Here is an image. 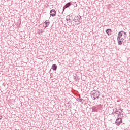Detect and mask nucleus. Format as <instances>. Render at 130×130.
<instances>
[{"instance_id":"f257e3e1","label":"nucleus","mask_w":130,"mask_h":130,"mask_svg":"<svg viewBox=\"0 0 130 130\" xmlns=\"http://www.w3.org/2000/svg\"><path fill=\"white\" fill-rule=\"evenodd\" d=\"M100 92L98 90H93L90 93L91 97L93 99V100L98 99L100 96Z\"/></svg>"},{"instance_id":"f03ea898","label":"nucleus","mask_w":130,"mask_h":130,"mask_svg":"<svg viewBox=\"0 0 130 130\" xmlns=\"http://www.w3.org/2000/svg\"><path fill=\"white\" fill-rule=\"evenodd\" d=\"M81 20H82V17H81V16L79 15L78 16H75L73 21V22H75L76 23L78 22L77 23V25H79V24L82 23V22H81Z\"/></svg>"},{"instance_id":"7ed1b4c3","label":"nucleus","mask_w":130,"mask_h":130,"mask_svg":"<svg viewBox=\"0 0 130 130\" xmlns=\"http://www.w3.org/2000/svg\"><path fill=\"white\" fill-rule=\"evenodd\" d=\"M126 38V36H123V37H117V40H118V43L119 45H122V42H123V41L124 39Z\"/></svg>"},{"instance_id":"20e7f679","label":"nucleus","mask_w":130,"mask_h":130,"mask_svg":"<svg viewBox=\"0 0 130 130\" xmlns=\"http://www.w3.org/2000/svg\"><path fill=\"white\" fill-rule=\"evenodd\" d=\"M50 15L52 17H55L56 16V11L54 9H52L50 11Z\"/></svg>"},{"instance_id":"39448f33","label":"nucleus","mask_w":130,"mask_h":130,"mask_svg":"<svg viewBox=\"0 0 130 130\" xmlns=\"http://www.w3.org/2000/svg\"><path fill=\"white\" fill-rule=\"evenodd\" d=\"M115 123L117 125H120V124L122 123V119L118 118L116 119Z\"/></svg>"},{"instance_id":"423d86ee","label":"nucleus","mask_w":130,"mask_h":130,"mask_svg":"<svg viewBox=\"0 0 130 130\" xmlns=\"http://www.w3.org/2000/svg\"><path fill=\"white\" fill-rule=\"evenodd\" d=\"M72 5V3L68 2L67 4L65 5V6L63 7V12L66 10V8H69L70 6Z\"/></svg>"},{"instance_id":"0eeeda50","label":"nucleus","mask_w":130,"mask_h":130,"mask_svg":"<svg viewBox=\"0 0 130 130\" xmlns=\"http://www.w3.org/2000/svg\"><path fill=\"white\" fill-rule=\"evenodd\" d=\"M52 70H53V71H56V70H57V66L55 64H53L52 66Z\"/></svg>"},{"instance_id":"6e6552de","label":"nucleus","mask_w":130,"mask_h":130,"mask_svg":"<svg viewBox=\"0 0 130 130\" xmlns=\"http://www.w3.org/2000/svg\"><path fill=\"white\" fill-rule=\"evenodd\" d=\"M46 25V26H45V28H47V27H48V26H49V22H48V21L46 20L44 23V25Z\"/></svg>"},{"instance_id":"1a4fd4ad","label":"nucleus","mask_w":130,"mask_h":130,"mask_svg":"<svg viewBox=\"0 0 130 130\" xmlns=\"http://www.w3.org/2000/svg\"><path fill=\"white\" fill-rule=\"evenodd\" d=\"M106 32L107 33V34H108V35H111V29H107L106 30Z\"/></svg>"},{"instance_id":"9d476101","label":"nucleus","mask_w":130,"mask_h":130,"mask_svg":"<svg viewBox=\"0 0 130 130\" xmlns=\"http://www.w3.org/2000/svg\"><path fill=\"white\" fill-rule=\"evenodd\" d=\"M77 100L78 102H81V103H84V102H85L84 100H83V99H81V98H78L77 99Z\"/></svg>"},{"instance_id":"9b49d317","label":"nucleus","mask_w":130,"mask_h":130,"mask_svg":"<svg viewBox=\"0 0 130 130\" xmlns=\"http://www.w3.org/2000/svg\"><path fill=\"white\" fill-rule=\"evenodd\" d=\"M123 32V31H120L118 34L117 37H123V34H122L121 32Z\"/></svg>"},{"instance_id":"f8f14e48","label":"nucleus","mask_w":130,"mask_h":130,"mask_svg":"<svg viewBox=\"0 0 130 130\" xmlns=\"http://www.w3.org/2000/svg\"><path fill=\"white\" fill-rule=\"evenodd\" d=\"M123 33H124V35H123V36H126V32L123 31Z\"/></svg>"},{"instance_id":"ddd939ff","label":"nucleus","mask_w":130,"mask_h":130,"mask_svg":"<svg viewBox=\"0 0 130 130\" xmlns=\"http://www.w3.org/2000/svg\"><path fill=\"white\" fill-rule=\"evenodd\" d=\"M115 111V112H118V111L117 110V109H116Z\"/></svg>"},{"instance_id":"4468645a","label":"nucleus","mask_w":130,"mask_h":130,"mask_svg":"<svg viewBox=\"0 0 130 130\" xmlns=\"http://www.w3.org/2000/svg\"><path fill=\"white\" fill-rule=\"evenodd\" d=\"M70 19H66V20L68 21H70Z\"/></svg>"},{"instance_id":"2eb2a0df","label":"nucleus","mask_w":130,"mask_h":130,"mask_svg":"<svg viewBox=\"0 0 130 130\" xmlns=\"http://www.w3.org/2000/svg\"><path fill=\"white\" fill-rule=\"evenodd\" d=\"M0 119H2V116H0Z\"/></svg>"},{"instance_id":"dca6fc26","label":"nucleus","mask_w":130,"mask_h":130,"mask_svg":"<svg viewBox=\"0 0 130 130\" xmlns=\"http://www.w3.org/2000/svg\"><path fill=\"white\" fill-rule=\"evenodd\" d=\"M121 111L122 112V110H121Z\"/></svg>"},{"instance_id":"f3484780","label":"nucleus","mask_w":130,"mask_h":130,"mask_svg":"<svg viewBox=\"0 0 130 130\" xmlns=\"http://www.w3.org/2000/svg\"><path fill=\"white\" fill-rule=\"evenodd\" d=\"M120 114L121 113V112H119Z\"/></svg>"}]
</instances>
